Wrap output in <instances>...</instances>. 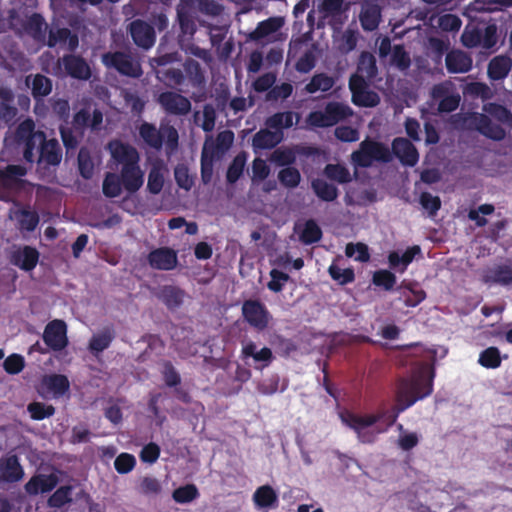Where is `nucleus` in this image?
<instances>
[{
  "label": "nucleus",
  "mask_w": 512,
  "mask_h": 512,
  "mask_svg": "<svg viewBox=\"0 0 512 512\" xmlns=\"http://www.w3.org/2000/svg\"><path fill=\"white\" fill-rule=\"evenodd\" d=\"M159 105L168 115L185 116L190 113L192 105L190 100L174 91H164L157 99Z\"/></svg>",
  "instance_id": "obj_9"
},
{
  "label": "nucleus",
  "mask_w": 512,
  "mask_h": 512,
  "mask_svg": "<svg viewBox=\"0 0 512 512\" xmlns=\"http://www.w3.org/2000/svg\"><path fill=\"white\" fill-rule=\"evenodd\" d=\"M391 153L403 166L414 167L419 161V153L414 144L404 137H396L391 144Z\"/></svg>",
  "instance_id": "obj_11"
},
{
  "label": "nucleus",
  "mask_w": 512,
  "mask_h": 512,
  "mask_svg": "<svg viewBox=\"0 0 512 512\" xmlns=\"http://www.w3.org/2000/svg\"><path fill=\"white\" fill-rule=\"evenodd\" d=\"M419 254H421V248L418 245L408 247L402 255L396 251L390 252L388 255L389 266L403 273L415 256Z\"/></svg>",
  "instance_id": "obj_30"
},
{
  "label": "nucleus",
  "mask_w": 512,
  "mask_h": 512,
  "mask_svg": "<svg viewBox=\"0 0 512 512\" xmlns=\"http://www.w3.org/2000/svg\"><path fill=\"white\" fill-rule=\"evenodd\" d=\"M281 20L276 17L268 18L258 23L256 29L251 33V38L259 40L278 31L281 27Z\"/></svg>",
  "instance_id": "obj_50"
},
{
  "label": "nucleus",
  "mask_w": 512,
  "mask_h": 512,
  "mask_svg": "<svg viewBox=\"0 0 512 512\" xmlns=\"http://www.w3.org/2000/svg\"><path fill=\"white\" fill-rule=\"evenodd\" d=\"M78 169L84 179H90L94 174V163L86 148H81L78 153Z\"/></svg>",
  "instance_id": "obj_60"
},
{
  "label": "nucleus",
  "mask_w": 512,
  "mask_h": 512,
  "mask_svg": "<svg viewBox=\"0 0 512 512\" xmlns=\"http://www.w3.org/2000/svg\"><path fill=\"white\" fill-rule=\"evenodd\" d=\"M116 337L113 325L104 326L99 332L92 335L88 343V350L94 356H98L108 349Z\"/></svg>",
  "instance_id": "obj_22"
},
{
  "label": "nucleus",
  "mask_w": 512,
  "mask_h": 512,
  "mask_svg": "<svg viewBox=\"0 0 512 512\" xmlns=\"http://www.w3.org/2000/svg\"><path fill=\"white\" fill-rule=\"evenodd\" d=\"M359 20L363 30L369 32L376 30L381 20L380 7L377 4H369L361 11Z\"/></svg>",
  "instance_id": "obj_33"
},
{
  "label": "nucleus",
  "mask_w": 512,
  "mask_h": 512,
  "mask_svg": "<svg viewBox=\"0 0 512 512\" xmlns=\"http://www.w3.org/2000/svg\"><path fill=\"white\" fill-rule=\"evenodd\" d=\"M27 410L30 413V417L37 421L49 418L55 414V407L53 405L37 401L28 404Z\"/></svg>",
  "instance_id": "obj_58"
},
{
  "label": "nucleus",
  "mask_w": 512,
  "mask_h": 512,
  "mask_svg": "<svg viewBox=\"0 0 512 512\" xmlns=\"http://www.w3.org/2000/svg\"><path fill=\"white\" fill-rule=\"evenodd\" d=\"M449 49V42L441 38L431 37L428 40L427 56L434 62L435 65H441L444 54H447Z\"/></svg>",
  "instance_id": "obj_44"
},
{
  "label": "nucleus",
  "mask_w": 512,
  "mask_h": 512,
  "mask_svg": "<svg viewBox=\"0 0 512 512\" xmlns=\"http://www.w3.org/2000/svg\"><path fill=\"white\" fill-rule=\"evenodd\" d=\"M351 160L357 167L368 168L374 161L389 163L392 161V153L387 145L371 139L363 140L359 149L351 154Z\"/></svg>",
  "instance_id": "obj_2"
},
{
  "label": "nucleus",
  "mask_w": 512,
  "mask_h": 512,
  "mask_svg": "<svg viewBox=\"0 0 512 512\" xmlns=\"http://www.w3.org/2000/svg\"><path fill=\"white\" fill-rule=\"evenodd\" d=\"M241 310L244 320L257 331H264L272 319L269 310L260 300H245Z\"/></svg>",
  "instance_id": "obj_6"
},
{
  "label": "nucleus",
  "mask_w": 512,
  "mask_h": 512,
  "mask_svg": "<svg viewBox=\"0 0 512 512\" xmlns=\"http://www.w3.org/2000/svg\"><path fill=\"white\" fill-rule=\"evenodd\" d=\"M482 280L486 284L509 286L512 284V267L508 264L495 265L485 271Z\"/></svg>",
  "instance_id": "obj_25"
},
{
  "label": "nucleus",
  "mask_w": 512,
  "mask_h": 512,
  "mask_svg": "<svg viewBox=\"0 0 512 512\" xmlns=\"http://www.w3.org/2000/svg\"><path fill=\"white\" fill-rule=\"evenodd\" d=\"M446 68L449 73H467L472 69V57L459 49H453L447 52L445 57Z\"/></svg>",
  "instance_id": "obj_20"
},
{
  "label": "nucleus",
  "mask_w": 512,
  "mask_h": 512,
  "mask_svg": "<svg viewBox=\"0 0 512 512\" xmlns=\"http://www.w3.org/2000/svg\"><path fill=\"white\" fill-rule=\"evenodd\" d=\"M198 497L199 491L194 484H186L184 486H180L172 492L173 500L179 504L190 503Z\"/></svg>",
  "instance_id": "obj_54"
},
{
  "label": "nucleus",
  "mask_w": 512,
  "mask_h": 512,
  "mask_svg": "<svg viewBox=\"0 0 512 512\" xmlns=\"http://www.w3.org/2000/svg\"><path fill=\"white\" fill-rule=\"evenodd\" d=\"M501 362L500 350L494 346L484 349L478 359V363L487 369H496L501 366Z\"/></svg>",
  "instance_id": "obj_53"
},
{
  "label": "nucleus",
  "mask_w": 512,
  "mask_h": 512,
  "mask_svg": "<svg viewBox=\"0 0 512 512\" xmlns=\"http://www.w3.org/2000/svg\"><path fill=\"white\" fill-rule=\"evenodd\" d=\"M47 389L56 396H63L69 391L70 383L67 376L62 374H52L46 376L43 380Z\"/></svg>",
  "instance_id": "obj_43"
},
{
  "label": "nucleus",
  "mask_w": 512,
  "mask_h": 512,
  "mask_svg": "<svg viewBox=\"0 0 512 512\" xmlns=\"http://www.w3.org/2000/svg\"><path fill=\"white\" fill-rule=\"evenodd\" d=\"M352 114L353 111L349 105L342 102L331 101L325 105L323 110L312 111L308 115L307 121L311 126L326 128L338 124Z\"/></svg>",
  "instance_id": "obj_3"
},
{
  "label": "nucleus",
  "mask_w": 512,
  "mask_h": 512,
  "mask_svg": "<svg viewBox=\"0 0 512 512\" xmlns=\"http://www.w3.org/2000/svg\"><path fill=\"white\" fill-rule=\"evenodd\" d=\"M46 134L43 131L35 130V123L31 118L23 120L15 130V141L18 145H23V158L26 162L35 161V149L45 140Z\"/></svg>",
  "instance_id": "obj_4"
},
{
  "label": "nucleus",
  "mask_w": 512,
  "mask_h": 512,
  "mask_svg": "<svg viewBox=\"0 0 512 512\" xmlns=\"http://www.w3.org/2000/svg\"><path fill=\"white\" fill-rule=\"evenodd\" d=\"M483 110L500 123L512 127V113L506 106L491 102L485 104Z\"/></svg>",
  "instance_id": "obj_47"
},
{
  "label": "nucleus",
  "mask_w": 512,
  "mask_h": 512,
  "mask_svg": "<svg viewBox=\"0 0 512 512\" xmlns=\"http://www.w3.org/2000/svg\"><path fill=\"white\" fill-rule=\"evenodd\" d=\"M42 339L49 349L62 351L68 346L67 325L64 320L54 319L50 321L43 332Z\"/></svg>",
  "instance_id": "obj_8"
},
{
  "label": "nucleus",
  "mask_w": 512,
  "mask_h": 512,
  "mask_svg": "<svg viewBox=\"0 0 512 512\" xmlns=\"http://www.w3.org/2000/svg\"><path fill=\"white\" fill-rule=\"evenodd\" d=\"M72 490L73 487L71 485L60 486L49 497L48 505L52 508H61L70 503L72 501Z\"/></svg>",
  "instance_id": "obj_55"
},
{
  "label": "nucleus",
  "mask_w": 512,
  "mask_h": 512,
  "mask_svg": "<svg viewBox=\"0 0 512 512\" xmlns=\"http://www.w3.org/2000/svg\"><path fill=\"white\" fill-rule=\"evenodd\" d=\"M103 122V114L99 109H94L92 115L86 108L80 109L73 116L72 127L79 136H83L87 128L98 130Z\"/></svg>",
  "instance_id": "obj_14"
},
{
  "label": "nucleus",
  "mask_w": 512,
  "mask_h": 512,
  "mask_svg": "<svg viewBox=\"0 0 512 512\" xmlns=\"http://www.w3.org/2000/svg\"><path fill=\"white\" fill-rule=\"evenodd\" d=\"M164 185V176L160 165H153L148 174L147 189L151 194H159Z\"/></svg>",
  "instance_id": "obj_59"
},
{
  "label": "nucleus",
  "mask_w": 512,
  "mask_h": 512,
  "mask_svg": "<svg viewBox=\"0 0 512 512\" xmlns=\"http://www.w3.org/2000/svg\"><path fill=\"white\" fill-rule=\"evenodd\" d=\"M511 68V58L506 55H498L490 60L487 74L492 81H501L508 76Z\"/></svg>",
  "instance_id": "obj_27"
},
{
  "label": "nucleus",
  "mask_w": 512,
  "mask_h": 512,
  "mask_svg": "<svg viewBox=\"0 0 512 512\" xmlns=\"http://www.w3.org/2000/svg\"><path fill=\"white\" fill-rule=\"evenodd\" d=\"M129 33L134 44L145 50L151 48L156 40L154 27L141 19H136L130 23Z\"/></svg>",
  "instance_id": "obj_12"
},
{
  "label": "nucleus",
  "mask_w": 512,
  "mask_h": 512,
  "mask_svg": "<svg viewBox=\"0 0 512 512\" xmlns=\"http://www.w3.org/2000/svg\"><path fill=\"white\" fill-rule=\"evenodd\" d=\"M278 181L286 189H295L301 182V173L296 167H286L279 170Z\"/></svg>",
  "instance_id": "obj_51"
},
{
  "label": "nucleus",
  "mask_w": 512,
  "mask_h": 512,
  "mask_svg": "<svg viewBox=\"0 0 512 512\" xmlns=\"http://www.w3.org/2000/svg\"><path fill=\"white\" fill-rule=\"evenodd\" d=\"M282 137V132L260 129L252 138V146L255 150L272 149L282 141Z\"/></svg>",
  "instance_id": "obj_31"
},
{
  "label": "nucleus",
  "mask_w": 512,
  "mask_h": 512,
  "mask_svg": "<svg viewBox=\"0 0 512 512\" xmlns=\"http://www.w3.org/2000/svg\"><path fill=\"white\" fill-rule=\"evenodd\" d=\"M62 60L65 71L72 78L88 80L91 77V69L83 57L69 54L65 55Z\"/></svg>",
  "instance_id": "obj_23"
},
{
  "label": "nucleus",
  "mask_w": 512,
  "mask_h": 512,
  "mask_svg": "<svg viewBox=\"0 0 512 512\" xmlns=\"http://www.w3.org/2000/svg\"><path fill=\"white\" fill-rule=\"evenodd\" d=\"M177 20L180 27L178 42L181 47H184V43L190 42V40L193 38L197 27L192 15L185 9L177 10Z\"/></svg>",
  "instance_id": "obj_28"
},
{
  "label": "nucleus",
  "mask_w": 512,
  "mask_h": 512,
  "mask_svg": "<svg viewBox=\"0 0 512 512\" xmlns=\"http://www.w3.org/2000/svg\"><path fill=\"white\" fill-rule=\"evenodd\" d=\"M157 297L169 310H176L183 304L185 292L179 287L165 285L160 289Z\"/></svg>",
  "instance_id": "obj_29"
},
{
  "label": "nucleus",
  "mask_w": 512,
  "mask_h": 512,
  "mask_svg": "<svg viewBox=\"0 0 512 512\" xmlns=\"http://www.w3.org/2000/svg\"><path fill=\"white\" fill-rule=\"evenodd\" d=\"M335 85V78L324 73H316L311 78L310 82L306 84L305 91L309 94H314L318 91L328 92Z\"/></svg>",
  "instance_id": "obj_37"
},
{
  "label": "nucleus",
  "mask_w": 512,
  "mask_h": 512,
  "mask_svg": "<svg viewBox=\"0 0 512 512\" xmlns=\"http://www.w3.org/2000/svg\"><path fill=\"white\" fill-rule=\"evenodd\" d=\"M325 176L339 184H346L352 181L350 171L341 164H327L324 168Z\"/></svg>",
  "instance_id": "obj_49"
},
{
  "label": "nucleus",
  "mask_w": 512,
  "mask_h": 512,
  "mask_svg": "<svg viewBox=\"0 0 512 512\" xmlns=\"http://www.w3.org/2000/svg\"><path fill=\"white\" fill-rule=\"evenodd\" d=\"M177 253L168 247H160L148 254L149 265L157 270L169 271L177 265Z\"/></svg>",
  "instance_id": "obj_16"
},
{
  "label": "nucleus",
  "mask_w": 512,
  "mask_h": 512,
  "mask_svg": "<svg viewBox=\"0 0 512 512\" xmlns=\"http://www.w3.org/2000/svg\"><path fill=\"white\" fill-rule=\"evenodd\" d=\"M39 261V252L31 246H24L11 255V263L24 271L33 270Z\"/></svg>",
  "instance_id": "obj_24"
},
{
  "label": "nucleus",
  "mask_w": 512,
  "mask_h": 512,
  "mask_svg": "<svg viewBox=\"0 0 512 512\" xmlns=\"http://www.w3.org/2000/svg\"><path fill=\"white\" fill-rule=\"evenodd\" d=\"M311 188L314 194L325 202H332L336 200L339 195L338 188L335 185L321 178L313 179L311 181Z\"/></svg>",
  "instance_id": "obj_34"
},
{
  "label": "nucleus",
  "mask_w": 512,
  "mask_h": 512,
  "mask_svg": "<svg viewBox=\"0 0 512 512\" xmlns=\"http://www.w3.org/2000/svg\"><path fill=\"white\" fill-rule=\"evenodd\" d=\"M24 28L36 42L45 44L48 26L41 14H32L25 23Z\"/></svg>",
  "instance_id": "obj_32"
},
{
  "label": "nucleus",
  "mask_w": 512,
  "mask_h": 512,
  "mask_svg": "<svg viewBox=\"0 0 512 512\" xmlns=\"http://www.w3.org/2000/svg\"><path fill=\"white\" fill-rule=\"evenodd\" d=\"M108 150L111 154V159L116 166L133 165L139 163L140 157L137 149L128 143L120 140H112L108 143Z\"/></svg>",
  "instance_id": "obj_10"
},
{
  "label": "nucleus",
  "mask_w": 512,
  "mask_h": 512,
  "mask_svg": "<svg viewBox=\"0 0 512 512\" xmlns=\"http://www.w3.org/2000/svg\"><path fill=\"white\" fill-rule=\"evenodd\" d=\"M26 173V168L21 165H7L0 171V185L4 188H11L18 178L25 176Z\"/></svg>",
  "instance_id": "obj_45"
},
{
  "label": "nucleus",
  "mask_w": 512,
  "mask_h": 512,
  "mask_svg": "<svg viewBox=\"0 0 512 512\" xmlns=\"http://www.w3.org/2000/svg\"><path fill=\"white\" fill-rule=\"evenodd\" d=\"M1 479L7 483L20 481L24 476V470L16 455H11L5 460H0Z\"/></svg>",
  "instance_id": "obj_26"
},
{
  "label": "nucleus",
  "mask_w": 512,
  "mask_h": 512,
  "mask_svg": "<svg viewBox=\"0 0 512 512\" xmlns=\"http://www.w3.org/2000/svg\"><path fill=\"white\" fill-rule=\"evenodd\" d=\"M25 85L31 89L35 101H42L53 89L52 80L44 74H30L25 77Z\"/></svg>",
  "instance_id": "obj_19"
},
{
  "label": "nucleus",
  "mask_w": 512,
  "mask_h": 512,
  "mask_svg": "<svg viewBox=\"0 0 512 512\" xmlns=\"http://www.w3.org/2000/svg\"><path fill=\"white\" fill-rule=\"evenodd\" d=\"M391 62L399 70H407L411 65V59L403 45H395L392 51Z\"/></svg>",
  "instance_id": "obj_64"
},
{
  "label": "nucleus",
  "mask_w": 512,
  "mask_h": 512,
  "mask_svg": "<svg viewBox=\"0 0 512 512\" xmlns=\"http://www.w3.org/2000/svg\"><path fill=\"white\" fill-rule=\"evenodd\" d=\"M233 141L234 133L231 130H224L217 134L214 143H207V145L210 148V152L214 153V157L219 158L230 149Z\"/></svg>",
  "instance_id": "obj_41"
},
{
  "label": "nucleus",
  "mask_w": 512,
  "mask_h": 512,
  "mask_svg": "<svg viewBox=\"0 0 512 512\" xmlns=\"http://www.w3.org/2000/svg\"><path fill=\"white\" fill-rule=\"evenodd\" d=\"M102 63L106 68L114 69L119 74L131 78H139L143 73L141 65L135 62L130 54L122 51L104 53Z\"/></svg>",
  "instance_id": "obj_5"
},
{
  "label": "nucleus",
  "mask_w": 512,
  "mask_h": 512,
  "mask_svg": "<svg viewBox=\"0 0 512 512\" xmlns=\"http://www.w3.org/2000/svg\"><path fill=\"white\" fill-rule=\"evenodd\" d=\"M323 232L314 219H308L299 232V240L304 245H311L322 239Z\"/></svg>",
  "instance_id": "obj_38"
},
{
  "label": "nucleus",
  "mask_w": 512,
  "mask_h": 512,
  "mask_svg": "<svg viewBox=\"0 0 512 512\" xmlns=\"http://www.w3.org/2000/svg\"><path fill=\"white\" fill-rule=\"evenodd\" d=\"M58 477L51 474H37L30 478L24 488L27 494L37 495L39 493L51 492L58 484Z\"/></svg>",
  "instance_id": "obj_21"
},
{
  "label": "nucleus",
  "mask_w": 512,
  "mask_h": 512,
  "mask_svg": "<svg viewBox=\"0 0 512 512\" xmlns=\"http://www.w3.org/2000/svg\"><path fill=\"white\" fill-rule=\"evenodd\" d=\"M352 102L360 107H375L379 104L380 98L378 94L368 88L354 92L352 94Z\"/></svg>",
  "instance_id": "obj_56"
},
{
  "label": "nucleus",
  "mask_w": 512,
  "mask_h": 512,
  "mask_svg": "<svg viewBox=\"0 0 512 512\" xmlns=\"http://www.w3.org/2000/svg\"><path fill=\"white\" fill-rule=\"evenodd\" d=\"M247 161V153L245 151L239 152L228 166L226 173V180L229 184L236 183L243 175Z\"/></svg>",
  "instance_id": "obj_42"
},
{
  "label": "nucleus",
  "mask_w": 512,
  "mask_h": 512,
  "mask_svg": "<svg viewBox=\"0 0 512 512\" xmlns=\"http://www.w3.org/2000/svg\"><path fill=\"white\" fill-rule=\"evenodd\" d=\"M139 135L143 141L154 149H161L164 141V135L157 130V128L148 122L141 124L139 128Z\"/></svg>",
  "instance_id": "obj_35"
},
{
  "label": "nucleus",
  "mask_w": 512,
  "mask_h": 512,
  "mask_svg": "<svg viewBox=\"0 0 512 512\" xmlns=\"http://www.w3.org/2000/svg\"><path fill=\"white\" fill-rule=\"evenodd\" d=\"M328 273L340 285H346L355 280V273L352 268L341 269L339 266L332 264L328 268Z\"/></svg>",
  "instance_id": "obj_62"
},
{
  "label": "nucleus",
  "mask_w": 512,
  "mask_h": 512,
  "mask_svg": "<svg viewBox=\"0 0 512 512\" xmlns=\"http://www.w3.org/2000/svg\"><path fill=\"white\" fill-rule=\"evenodd\" d=\"M214 153L210 152V148L205 142L202 153H201V179L204 184H208L212 180L213 176V162H214Z\"/></svg>",
  "instance_id": "obj_52"
},
{
  "label": "nucleus",
  "mask_w": 512,
  "mask_h": 512,
  "mask_svg": "<svg viewBox=\"0 0 512 512\" xmlns=\"http://www.w3.org/2000/svg\"><path fill=\"white\" fill-rule=\"evenodd\" d=\"M119 176L124 190L129 194L136 193L144 183V173L141 170L139 163L121 167Z\"/></svg>",
  "instance_id": "obj_17"
},
{
  "label": "nucleus",
  "mask_w": 512,
  "mask_h": 512,
  "mask_svg": "<svg viewBox=\"0 0 512 512\" xmlns=\"http://www.w3.org/2000/svg\"><path fill=\"white\" fill-rule=\"evenodd\" d=\"M256 344L252 341L245 344L242 348V354L245 358L251 357L255 362L263 363V367H267L274 359L273 353L270 348L263 347L261 350L256 351Z\"/></svg>",
  "instance_id": "obj_39"
},
{
  "label": "nucleus",
  "mask_w": 512,
  "mask_h": 512,
  "mask_svg": "<svg viewBox=\"0 0 512 512\" xmlns=\"http://www.w3.org/2000/svg\"><path fill=\"white\" fill-rule=\"evenodd\" d=\"M314 152L315 150L311 147H279L272 152L270 161L279 167H292L296 162L297 154L310 156Z\"/></svg>",
  "instance_id": "obj_13"
},
{
  "label": "nucleus",
  "mask_w": 512,
  "mask_h": 512,
  "mask_svg": "<svg viewBox=\"0 0 512 512\" xmlns=\"http://www.w3.org/2000/svg\"><path fill=\"white\" fill-rule=\"evenodd\" d=\"M397 281L395 274L389 270H378L374 272L372 282L374 285L383 287L386 291L393 289Z\"/></svg>",
  "instance_id": "obj_63"
},
{
  "label": "nucleus",
  "mask_w": 512,
  "mask_h": 512,
  "mask_svg": "<svg viewBox=\"0 0 512 512\" xmlns=\"http://www.w3.org/2000/svg\"><path fill=\"white\" fill-rule=\"evenodd\" d=\"M253 501L260 508L275 507L278 504V495L270 485H263L254 492Z\"/></svg>",
  "instance_id": "obj_36"
},
{
  "label": "nucleus",
  "mask_w": 512,
  "mask_h": 512,
  "mask_svg": "<svg viewBox=\"0 0 512 512\" xmlns=\"http://www.w3.org/2000/svg\"><path fill=\"white\" fill-rule=\"evenodd\" d=\"M123 184L119 174L107 172L102 183V192L107 198H116L122 193Z\"/></svg>",
  "instance_id": "obj_46"
},
{
  "label": "nucleus",
  "mask_w": 512,
  "mask_h": 512,
  "mask_svg": "<svg viewBox=\"0 0 512 512\" xmlns=\"http://www.w3.org/2000/svg\"><path fill=\"white\" fill-rule=\"evenodd\" d=\"M62 160V148L57 139L44 140L39 146L37 163L45 167L58 166Z\"/></svg>",
  "instance_id": "obj_18"
},
{
  "label": "nucleus",
  "mask_w": 512,
  "mask_h": 512,
  "mask_svg": "<svg viewBox=\"0 0 512 512\" xmlns=\"http://www.w3.org/2000/svg\"><path fill=\"white\" fill-rule=\"evenodd\" d=\"M475 129L483 136L494 141H501L506 136V131L499 124L493 123L486 114L475 113L471 119Z\"/></svg>",
  "instance_id": "obj_15"
},
{
  "label": "nucleus",
  "mask_w": 512,
  "mask_h": 512,
  "mask_svg": "<svg viewBox=\"0 0 512 512\" xmlns=\"http://www.w3.org/2000/svg\"><path fill=\"white\" fill-rule=\"evenodd\" d=\"M162 492L161 482L152 476H145L141 479L139 484V493L148 496L155 497Z\"/></svg>",
  "instance_id": "obj_61"
},
{
  "label": "nucleus",
  "mask_w": 512,
  "mask_h": 512,
  "mask_svg": "<svg viewBox=\"0 0 512 512\" xmlns=\"http://www.w3.org/2000/svg\"><path fill=\"white\" fill-rule=\"evenodd\" d=\"M157 78L167 85H181L184 81V74L178 68H161L156 70Z\"/></svg>",
  "instance_id": "obj_57"
},
{
  "label": "nucleus",
  "mask_w": 512,
  "mask_h": 512,
  "mask_svg": "<svg viewBox=\"0 0 512 512\" xmlns=\"http://www.w3.org/2000/svg\"><path fill=\"white\" fill-rule=\"evenodd\" d=\"M357 73L366 77L369 81H372L378 73L376 58L369 52H362L358 65Z\"/></svg>",
  "instance_id": "obj_40"
},
{
  "label": "nucleus",
  "mask_w": 512,
  "mask_h": 512,
  "mask_svg": "<svg viewBox=\"0 0 512 512\" xmlns=\"http://www.w3.org/2000/svg\"><path fill=\"white\" fill-rule=\"evenodd\" d=\"M341 420L355 431L361 443L370 444L375 441V433L367 430V428L376 424V419L372 414L359 415L353 412H346L341 414Z\"/></svg>",
  "instance_id": "obj_7"
},
{
  "label": "nucleus",
  "mask_w": 512,
  "mask_h": 512,
  "mask_svg": "<svg viewBox=\"0 0 512 512\" xmlns=\"http://www.w3.org/2000/svg\"><path fill=\"white\" fill-rule=\"evenodd\" d=\"M433 392V375L427 376L419 372L410 378H401L396 387V404L389 409H379L377 413L372 414L376 423L381 422L384 427L376 428V433H382L392 427L399 415L413 406L417 401L422 400Z\"/></svg>",
  "instance_id": "obj_1"
},
{
  "label": "nucleus",
  "mask_w": 512,
  "mask_h": 512,
  "mask_svg": "<svg viewBox=\"0 0 512 512\" xmlns=\"http://www.w3.org/2000/svg\"><path fill=\"white\" fill-rule=\"evenodd\" d=\"M184 70L193 87L199 88L205 84L204 72L196 60L187 59L184 63Z\"/></svg>",
  "instance_id": "obj_48"
}]
</instances>
